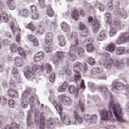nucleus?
Here are the masks:
<instances>
[{
	"mask_svg": "<svg viewBox=\"0 0 129 129\" xmlns=\"http://www.w3.org/2000/svg\"><path fill=\"white\" fill-rule=\"evenodd\" d=\"M108 107L110 109L112 108L114 116L117 121L118 122H124L123 112L121 107H120V105L118 103H115L113 101H110L108 103Z\"/></svg>",
	"mask_w": 129,
	"mask_h": 129,
	"instance_id": "obj_1",
	"label": "nucleus"
},
{
	"mask_svg": "<svg viewBox=\"0 0 129 129\" xmlns=\"http://www.w3.org/2000/svg\"><path fill=\"white\" fill-rule=\"evenodd\" d=\"M45 69L47 73H51L52 72V66L50 63H46L44 66H41L39 65H34L32 68H28L26 72L25 73V76L27 79H30V78H33L34 76V72L38 70L39 71L40 70H43Z\"/></svg>",
	"mask_w": 129,
	"mask_h": 129,
	"instance_id": "obj_2",
	"label": "nucleus"
},
{
	"mask_svg": "<svg viewBox=\"0 0 129 129\" xmlns=\"http://www.w3.org/2000/svg\"><path fill=\"white\" fill-rule=\"evenodd\" d=\"M71 38H72V44L71 46L69 57L71 61H74V60L76 59L75 52L77 51V48L78 47V37H77V33L76 32H73Z\"/></svg>",
	"mask_w": 129,
	"mask_h": 129,
	"instance_id": "obj_3",
	"label": "nucleus"
},
{
	"mask_svg": "<svg viewBox=\"0 0 129 129\" xmlns=\"http://www.w3.org/2000/svg\"><path fill=\"white\" fill-rule=\"evenodd\" d=\"M53 39V33L49 32L46 34L45 46V50L47 53H50L52 50V39Z\"/></svg>",
	"mask_w": 129,
	"mask_h": 129,
	"instance_id": "obj_4",
	"label": "nucleus"
},
{
	"mask_svg": "<svg viewBox=\"0 0 129 129\" xmlns=\"http://www.w3.org/2000/svg\"><path fill=\"white\" fill-rule=\"evenodd\" d=\"M125 64L126 66H129V58L122 57L119 60H116L114 65L117 69L119 70L123 68Z\"/></svg>",
	"mask_w": 129,
	"mask_h": 129,
	"instance_id": "obj_5",
	"label": "nucleus"
},
{
	"mask_svg": "<svg viewBox=\"0 0 129 129\" xmlns=\"http://www.w3.org/2000/svg\"><path fill=\"white\" fill-rule=\"evenodd\" d=\"M101 118L102 120H107L109 119L110 120H113L114 117L112 114L111 111H107V110H102L101 111Z\"/></svg>",
	"mask_w": 129,
	"mask_h": 129,
	"instance_id": "obj_6",
	"label": "nucleus"
},
{
	"mask_svg": "<svg viewBox=\"0 0 129 129\" xmlns=\"http://www.w3.org/2000/svg\"><path fill=\"white\" fill-rule=\"evenodd\" d=\"M126 42H129V33L120 34L115 40V43L117 45H121V44H123Z\"/></svg>",
	"mask_w": 129,
	"mask_h": 129,
	"instance_id": "obj_7",
	"label": "nucleus"
},
{
	"mask_svg": "<svg viewBox=\"0 0 129 129\" xmlns=\"http://www.w3.org/2000/svg\"><path fill=\"white\" fill-rule=\"evenodd\" d=\"M84 119L88 123H95L97 120V115L93 114L90 115L88 114H85L84 115Z\"/></svg>",
	"mask_w": 129,
	"mask_h": 129,
	"instance_id": "obj_8",
	"label": "nucleus"
},
{
	"mask_svg": "<svg viewBox=\"0 0 129 129\" xmlns=\"http://www.w3.org/2000/svg\"><path fill=\"white\" fill-rule=\"evenodd\" d=\"M69 54L67 52H62V51H57L56 52V56L57 58H54L53 61L54 64H58L60 60H62L63 58L68 57Z\"/></svg>",
	"mask_w": 129,
	"mask_h": 129,
	"instance_id": "obj_9",
	"label": "nucleus"
},
{
	"mask_svg": "<svg viewBox=\"0 0 129 129\" xmlns=\"http://www.w3.org/2000/svg\"><path fill=\"white\" fill-rule=\"evenodd\" d=\"M11 50L12 52V53H18V54L21 56V57H23V58H25V52H24V50H23V48L21 47H18L15 45L12 44L11 46Z\"/></svg>",
	"mask_w": 129,
	"mask_h": 129,
	"instance_id": "obj_10",
	"label": "nucleus"
},
{
	"mask_svg": "<svg viewBox=\"0 0 129 129\" xmlns=\"http://www.w3.org/2000/svg\"><path fill=\"white\" fill-rule=\"evenodd\" d=\"M112 88L114 89H117L118 90H121L123 88H125V89H129V85H126L124 86L121 82L116 83V82H113L112 84Z\"/></svg>",
	"mask_w": 129,
	"mask_h": 129,
	"instance_id": "obj_11",
	"label": "nucleus"
},
{
	"mask_svg": "<svg viewBox=\"0 0 129 129\" xmlns=\"http://www.w3.org/2000/svg\"><path fill=\"white\" fill-rule=\"evenodd\" d=\"M58 98L60 102L64 105H69L71 103V99L65 95H60Z\"/></svg>",
	"mask_w": 129,
	"mask_h": 129,
	"instance_id": "obj_12",
	"label": "nucleus"
},
{
	"mask_svg": "<svg viewBox=\"0 0 129 129\" xmlns=\"http://www.w3.org/2000/svg\"><path fill=\"white\" fill-rule=\"evenodd\" d=\"M103 72V69L100 68H94L91 70L90 73L93 78H97L98 77V74Z\"/></svg>",
	"mask_w": 129,
	"mask_h": 129,
	"instance_id": "obj_13",
	"label": "nucleus"
},
{
	"mask_svg": "<svg viewBox=\"0 0 129 129\" xmlns=\"http://www.w3.org/2000/svg\"><path fill=\"white\" fill-rule=\"evenodd\" d=\"M79 29L80 31H84L81 33L80 35L81 38L82 37H86L88 35V28L86 27V26H85V25H84V24L81 23L79 26Z\"/></svg>",
	"mask_w": 129,
	"mask_h": 129,
	"instance_id": "obj_14",
	"label": "nucleus"
},
{
	"mask_svg": "<svg viewBox=\"0 0 129 129\" xmlns=\"http://www.w3.org/2000/svg\"><path fill=\"white\" fill-rule=\"evenodd\" d=\"M73 69L75 73H78L83 70V64L80 62H76L74 64Z\"/></svg>",
	"mask_w": 129,
	"mask_h": 129,
	"instance_id": "obj_15",
	"label": "nucleus"
},
{
	"mask_svg": "<svg viewBox=\"0 0 129 129\" xmlns=\"http://www.w3.org/2000/svg\"><path fill=\"white\" fill-rule=\"evenodd\" d=\"M114 15L119 16V17L121 18V19H123L124 20L127 18V14H126V12L124 10L118 9L114 12Z\"/></svg>",
	"mask_w": 129,
	"mask_h": 129,
	"instance_id": "obj_16",
	"label": "nucleus"
},
{
	"mask_svg": "<svg viewBox=\"0 0 129 129\" xmlns=\"http://www.w3.org/2000/svg\"><path fill=\"white\" fill-rule=\"evenodd\" d=\"M27 94V91H25L22 95L21 101V105L23 108H27L28 107V103L27 102V97L25 95Z\"/></svg>",
	"mask_w": 129,
	"mask_h": 129,
	"instance_id": "obj_17",
	"label": "nucleus"
},
{
	"mask_svg": "<svg viewBox=\"0 0 129 129\" xmlns=\"http://www.w3.org/2000/svg\"><path fill=\"white\" fill-rule=\"evenodd\" d=\"M14 62L17 67H22V66H24L23 58L19 56H16L14 58Z\"/></svg>",
	"mask_w": 129,
	"mask_h": 129,
	"instance_id": "obj_18",
	"label": "nucleus"
},
{
	"mask_svg": "<svg viewBox=\"0 0 129 129\" xmlns=\"http://www.w3.org/2000/svg\"><path fill=\"white\" fill-rule=\"evenodd\" d=\"M45 57V54L44 52L42 51H40L37 52L33 57V60L34 62H39V61H41L43 58Z\"/></svg>",
	"mask_w": 129,
	"mask_h": 129,
	"instance_id": "obj_19",
	"label": "nucleus"
},
{
	"mask_svg": "<svg viewBox=\"0 0 129 129\" xmlns=\"http://www.w3.org/2000/svg\"><path fill=\"white\" fill-rule=\"evenodd\" d=\"M100 27V21L99 20L95 19L94 23V24H93V25H92V30L94 33H95V34H96V33L98 32V30Z\"/></svg>",
	"mask_w": 129,
	"mask_h": 129,
	"instance_id": "obj_20",
	"label": "nucleus"
},
{
	"mask_svg": "<svg viewBox=\"0 0 129 129\" xmlns=\"http://www.w3.org/2000/svg\"><path fill=\"white\" fill-rule=\"evenodd\" d=\"M73 120L68 115H65L64 117L62 119V121L64 124L67 125H69L70 124H74L73 122Z\"/></svg>",
	"mask_w": 129,
	"mask_h": 129,
	"instance_id": "obj_21",
	"label": "nucleus"
},
{
	"mask_svg": "<svg viewBox=\"0 0 129 129\" xmlns=\"http://www.w3.org/2000/svg\"><path fill=\"white\" fill-rule=\"evenodd\" d=\"M76 109L78 111H84V98H82V100H80L79 102L77 104L76 106Z\"/></svg>",
	"mask_w": 129,
	"mask_h": 129,
	"instance_id": "obj_22",
	"label": "nucleus"
},
{
	"mask_svg": "<svg viewBox=\"0 0 129 129\" xmlns=\"http://www.w3.org/2000/svg\"><path fill=\"white\" fill-rule=\"evenodd\" d=\"M61 30L64 33H68V32H70V28L69 27V25L65 22H62L61 24Z\"/></svg>",
	"mask_w": 129,
	"mask_h": 129,
	"instance_id": "obj_23",
	"label": "nucleus"
},
{
	"mask_svg": "<svg viewBox=\"0 0 129 129\" xmlns=\"http://www.w3.org/2000/svg\"><path fill=\"white\" fill-rule=\"evenodd\" d=\"M59 45L60 47H64L66 45V40L64 36L60 35L58 36Z\"/></svg>",
	"mask_w": 129,
	"mask_h": 129,
	"instance_id": "obj_24",
	"label": "nucleus"
},
{
	"mask_svg": "<svg viewBox=\"0 0 129 129\" xmlns=\"http://www.w3.org/2000/svg\"><path fill=\"white\" fill-rule=\"evenodd\" d=\"M74 116L76 117V123H82L83 122V119L79 115L77 111H74Z\"/></svg>",
	"mask_w": 129,
	"mask_h": 129,
	"instance_id": "obj_25",
	"label": "nucleus"
},
{
	"mask_svg": "<svg viewBox=\"0 0 129 129\" xmlns=\"http://www.w3.org/2000/svg\"><path fill=\"white\" fill-rule=\"evenodd\" d=\"M113 66V60L112 58L109 59L104 64V67L106 69H110Z\"/></svg>",
	"mask_w": 129,
	"mask_h": 129,
	"instance_id": "obj_26",
	"label": "nucleus"
},
{
	"mask_svg": "<svg viewBox=\"0 0 129 129\" xmlns=\"http://www.w3.org/2000/svg\"><path fill=\"white\" fill-rule=\"evenodd\" d=\"M7 4L9 10L13 11V10L15 9L16 4H15L14 0H8Z\"/></svg>",
	"mask_w": 129,
	"mask_h": 129,
	"instance_id": "obj_27",
	"label": "nucleus"
},
{
	"mask_svg": "<svg viewBox=\"0 0 129 129\" xmlns=\"http://www.w3.org/2000/svg\"><path fill=\"white\" fill-rule=\"evenodd\" d=\"M79 42V40H78ZM78 51V54L79 57H84L85 53H84V49L81 47H79V43L78 42V47L77 48Z\"/></svg>",
	"mask_w": 129,
	"mask_h": 129,
	"instance_id": "obj_28",
	"label": "nucleus"
},
{
	"mask_svg": "<svg viewBox=\"0 0 129 129\" xmlns=\"http://www.w3.org/2000/svg\"><path fill=\"white\" fill-rule=\"evenodd\" d=\"M80 79H81L80 72L75 73L74 76V78L72 79L71 81H75L76 83H78Z\"/></svg>",
	"mask_w": 129,
	"mask_h": 129,
	"instance_id": "obj_29",
	"label": "nucleus"
},
{
	"mask_svg": "<svg viewBox=\"0 0 129 129\" xmlns=\"http://www.w3.org/2000/svg\"><path fill=\"white\" fill-rule=\"evenodd\" d=\"M97 89L103 92L104 94H107L108 93V89L106 86H100L97 87Z\"/></svg>",
	"mask_w": 129,
	"mask_h": 129,
	"instance_id": "obj_30",
	"label": "nucleus"
},
{
	"mask_svg": "<svg viewBox=\"0 0 129 129\" xmlns=\"http://www.w3.org/2000/svg\"><path fill=\"white\" fill-rule=\"evenodd\" d=\"M53 105H54L55 109H56L57 112L58 113H60V112H61V111H62V110L63 109L62 106H60V105H58V103H57V101H56L55 100H54L53 101Z\"/></svg>",
	"mask_w": 129,
	"mask_h": 129,
	"instance_id": "obj_31",
	"label": "nucleus"
},
{
	"mask_svg": "<svg viewBox=\"0 0 129 129\" xmlns=\"http://www.w3.org/2000/svg\"><path fill=\"white\" fill-rule=\"evenodd\" d=\"M116 48V46L114 45L113 43H111L107 45L106 47V51L108 52H113L115 50Z\"/></svg>",
	"mask_w": 129,
	"mask_h": 129,
	"instance_id": "obj_32",
	"label": "nucleus"
},
{
	"mask_svg": "<svg viewBox=\"0 0 129 129\" xmlns=\"http://www.w3.org/2000/svg\"><path fill=\"white\" fill-rule=\"evenodd\" d=\"M8 94L9 96H11V97H18V92H17V91L14 89H11L9 90L8 91Z\"/></svg>",
	"mask_w": 129,
	"mask_h": 129,
	"instance_id": "obj_33",
	"label": "nucleus"
},
{
	"mask_svg": "<svg viewBox=\"0 0 129 129\" xmlns=\"http://www.w3.org/2000/svg\"><path fill=\"white\" fill-rule=\"evenodd\" d=\"M69 91L70 93L72 94H76V95H77L78 93H79V90H77L76 88L73 86H70L69 88Z\"/></svg>",
	"mask_w": 129,
	"mask_h": 129,
	"instance_id": "obj_34",
	"label": "nucleus"
},
{
	"mask_svg": "<svg viewBox=\"0 0 129 129\" xmlns=\"http://www.w3.org/2000/svg\"><path fill=\"white\" fill-rule=\"evenodd\" d=\"M5 129H19V125L17 123L14 122L11 125H7Z\"/></svg>",
	"mask_w": 129,
	"mask_h": 129,
	"instance_id": "obj_35",
	"label": "nucleus"
},
{
	"mask_svg": "<svg viewBox=\"0 0 129 129\" xmlns=\"http://www.w3.org/2000/svg\"><path fill=\"white\" fill-rule=\"evenodd\" d=\"M117 32V29H116V28L112 26L110 28V31L109 32V36L110 37H113V36H115Z\"/></svg>",
	"mask_w": 129,
	"mask_h": 129,
	"instance_id": "obj_36",
	"label": "nucleus"
},
{
	"mask_svg": "<svg viewBox=\"0 0 129 129\" xmlns=\"http://www.w3.org/2000/svg\"><path fill=\"white\" fill-rule=\"evenodd\" d=\"M122 23H121L120 20H117L114 22V26H113V27H114L117 30H120L122 28Z\"/></svg>",
	"mask_w": 129,
	"mask_h": 129,
	"instance_id": "obj_37",
	"label": "nucleus"
},
{
	"mask_svg": "<svg viewBox=\"0 0 129 129\" xmlns=\"http://www.w3.org/2000/svg\"><path fill=\"white\" fill-rule=\"evenodd\" d=\"M105 38V32L101 31L98 34L97 40L98 41H103Z\"/></svg>",
	"mask_w": 129,
	"mask_h": 129,
	"instance_id": "obj_38",
	"label": "nucleus"
},
{
	"mask_svg": "<svg viewBox=\"0 0 129 129\" xmlns=\"http://www.w3.org/2000/svg\"><path fill=\"white\" fill-rule=\"evenodd\" d=\"M47 25L49 28H56V27H57V22H56V20L48 21L47 23Z\"/></svg>",
	"mask_w": 129,
	"mask_h": 129,
	"instance_id": "obj_39",
	"label": "nucleus"
},
{
	"mask_svg": "<svg viewBox=\"0 0 129 129\" xmlns=\"http://www.w3.org/2000/svg\"><path fill=\"white\" fill-rule=\"evenodd\" d=\"M28 10L22 9L19 11V15L21 17H27L28 16Z\"/></svg>",
	"mask_w": 129,
	"mask_h": 129,
	"instance_id": "obj_40",
	"label": "nucleus"
},
{
	"mask_svg": "<svg viewBox=\"0 0 129 129\" xmlns=\"http://www.w3.org/2000/svg\"><path fill=\"white\" fill-rule=\"evenodd\" d=\"M86 49L88 53H91L93 52V50H94V45L91 43L88 44L86 46Z\"/></svg>",
	"mask_w": 129,
	"mask_h": 129,
	"instance_id": "obj_41",
	"label": "nucleus"
},
{
	"mask_svg": "<svg viewBox=\"0 0 129 129\" xmlns=\"http://www.w3.org/2000/svg\"><path fill=\"white\" fill-rule=\"evenodd\" d=\"M46 11L48 17H53L54 13H53V11H52V8H51V6H47L46 9Z\"/></svg>",
	"mask_w": 129,
	"mask_h": 129,
	"instance_id": "obj_42",
	"label": "nucleus"
},
{
	"mask_svg": "<svg viewBox=\"0 0 129 129\" xmlns=\"http://www.w3.org/2000/svg\"><path fill=\"white\" fill-rule=\"evenodd\" d=\"M124 53V47H119L117 48L116 54L117 55H122Z\"/></svg>",
	"mask_w": 129,
	"mask_h": 129,
	"instance_id": "obj_43",
	"label": "nucleus"
},
{
	"mask_svg": "<svg viewBox=\"0 0 129 129\" xmlns=\"http://www.w3.org/2000/svg\"><path fill=\"white\" fill-rule=\"evenodd\" d=\"M72 18L75 19L76 21H77L79 19V12L77 10H74V12L72 15Z\"/></svg>",
	"mask_w": 129,
	"mask_h": 129,
	"instance_id": "obj_44",
	"label": "nucleus"
},
{
	"mask_svg": "<svg viewBox=\"0 0 129 129\" xmlns=\"http://www.w3.org/2000/svg\"><path fill=\"white\" fill-rule=\"evenodd\" d=\"M1 15L4 21H5L6 23H8V22H9V17H8V14H7V13L5 11H3L1 12Z\"/></svg>",
	"mask_w": 129,
	"mask_h": 129,
	"instance_id": "obj_45",
	"label": "nucleus"
},
{
	"mask_svg": "<svg viewBox=\"0 0 129 129\" xmlns=\"http://www.w3.org/2000/svg\"><path fill=\"white\" fill-rule=\"evenodd\" d=\"M110 57V54L107 52H104L102 54V59L103 61H106L107 59Z\"/></svg>",
	"mask_w": 129,
	"mask_h": 129,
	"instance_id": "obj_46",
	"label": "nucleus"
},
{
	"mask_svg": "<svg viewBox=\"0 0 129 129\" xmlns=\"http://www.w3.org/2000/svg\"><path fill=\"white\" fill-rule=\"evenodd\" d=\"M87 62L89 65H91L92 66L95 64V59L92 57H89L87 59Z\"/></svg>",
	"mask_w": 129,
	"mask_h": 129,
	"instance_id": "obj_47",
	"label": "nucleus"
},
{
	"mask_svg": "<svg viewBox=\"0 0 129 129\" xmlns=\"http://www.w3.org/2000/svg\"><path fill=\"white\" fill-rule=\"evenodd\" d=\"M12 32L14 35H17V36H20V34H21V28L17 27L14 29H12Z\"/></svg>",
	"mask_w": 129,
	"mask_h": 129,
	"instance_id": "obj_48",
	"label": "nucleus"
},
{
	"mask_svg": "<svg viewBox=\"0 0 129 129\" xmlns=\"http://www.w3.org/2000/svg\"><path fill=\"white\" fill-rule=\"evenodd\" d=\"M26 29H29L30 31H34L36 30V27L30 23L26 26Z\"/></svg>",
	"mask_w": 129,
	"mask_h": 129,
	"instance_id": "obj_49",
	"label": "nucleus"
},
{
	"mask_svg": "<svg viewBox=\"0 0 129 129\" xmlns=\"http://www.w3.org/2000/svg\"><path fill=\"white\" fill-rule=\"evenodd\" d=\"M38 123H39L40 128H44L45 127V119L41 118Z\"/></svg>",
	"mask_w": 129,
	"mask_h": 129,
	"instance_id": "obj_50",
	"label": "nucleus"
},
{
	"mask_svg": "<svg viewBox=\"0 0 129 129\" xmlns=\"http://www.w3.org/2000/svg\"><path fill=\"white\" fill-rule=\"evenodd\" d=\"M39 2V6L41 9H44L46 8V4H45V0H38Z\"/></svg>",
	"mask_w": 129,
	"mask_h": 129,
	"instance_id": "obj_51",
	"label": "nucleus"
},
{
	"mask_svg": "<svg viewBox=\"0 0 129 129\" xmlns=\"http://www.w3.org/2000/svg\"><path fill=\"white\" fill-rule=\"evenodd\" d=\"M44 27L39 26L37 28V33H38V34H40V35H42V34L44 33Z\"/></svg>",
	"mask_w": 129,
	"mask_h": 129,
	"instance_id": "obj_52",
	"label": "nucleus"
},
{
	"mask_svg": "<svg viewBox=\"0 0 129 129\" xmlns=\"http://www.w3.org/2000/svg\"><path fill=\"white\" fill-rule=\"evenodd\" d=\"M2 43L3 45L6 46H10V45H11V41L8 39H4Z\"/></svg>",
	"mask_w": 129,
	"mask_h": 129,
	"instance_id": "obj_53",
	"label": "nucleus"
},
{
	"mask_svg": "<svg viewBox=\"0 0 129 129\" xmlns=\"http://www.w3.org/2000/svg\"><path fill=\"white\" fill-rule=\"evenodd\" d=\"M8 103L10 107H15V101L14 100H9L8 101Z\"/></svg>",
	"mask_w": 129,
	"mask_h": 129,
	"instance_id": "obj_54",
	"label": "nucleus"
},
{
	"mask_svg": "<svg viewBox=\"0 0 129 129\" xmlns=\"http://www.w3.org/2000/svg\"><path fill=\"white\" fill-rule=\"evenodd\" d=\"M31 114H30V113H28V114H27V125H30V124H31Z\"/></svg>",
	"mask_w": 129,
	"mask_h": 129,
	"instance_id": "obj_55",
	"label": "nucleus"
},
{
	"mask_svg": "<svg viewBox=\"0 0 129 129\" xmlns=\"http://www.w3.org/2000/svg\"><path fill=\"white\" fill-rule=\"evenodd\" d=\"M28 39L29 41H30V42H33V41H35V40L36 39V37L34 36L33 35H29L28 36Z\"/></svg>",
	"mask_w": 129,
	"mask_h": 129,
	"instance_id": "obj_56",
	"label": "nucleus"
},
{
	"mask_svg": "<svg viewBox=\"0 0 129 129\" xmlns=\"http://www.w3.org/2000/svg\"><path fill=\"white\" fill-rule=\"evenodd\" d=\"M89 86H90V88L94 90H96V86H95V85H94V84L92 82L89 83Z\"/></svg>",
	"mask_w": 129,
	"mask_h": 129,
	"instance_id": "obj_57",
	"label": "nucleus"
},
{
	"mask_svg": "<svg viewBox=\"0 0 129 129\" xmlns=\"http://www.w3.org/2000/svg\"><path fill=\"white\" fill-rule=\"evenodd\" d=\"M99 10L101 11V12H104V5H103V4H100L99 5V7H98Z\"/></svg>",
	"mask_w": 129,
	"mask_h": 129,
	"instance_id": "obj_58",
	"label": "nucleus"
},
{
	"mask_svg": "<svg viewBox=\"0 0 129 129\" xmlns=\"http://www.w3.org/2000/svg\"><path fill=\"white\" fill-rule=\"evenodd\" d=\"M32 42L33 43V46L35 47H38L39 46V40L37 38H35Z\"/></svg>",
	"mask_w": 129,
	"mask_h": 129,
	"instance_id": "obj_59",
	"label": "nucleus"
},
{
	"mask_svg": "<svg viewBox=\"0 0 129 129\" xmlns=\"http://www.w3.org/2000/svg\"><path fill=\"white\" fill-rule=\"evenodd\" d=\"M80 87L81 89H83V90L86 88L84 83V81L83 80H82L81 81Z\"/></svg>",
	"mask_w": 129,
	"mask_h": 129,
	"instance_id": "obj_60",
	"label": "nucleus"
},
{
	"mask_svg": "<svg viewBox=\"0 0 129 129\" xmlns=\"http://www.w3.org/2000/svg\"><path fill=\"white\" fill-rule=\"evenodd\" d=\"M12 73L14 76H16L15 75H18V72L17 68H13Z\"/></svg>",
	"mask_w": 129,
	"mask_h": 129,
	"instance_id": "obj_61",
	"label": "nucleus"
},
{
	"mask_svg": "<svg viewBox=\"0 0 129 129\" xmlns=\"http://www.w3.org/2000/svg\"><path fill=\"white\" fill-rule=\"evenodd\" d=\"M39 18V15L37 13H34L32 15V19L33 20H37Z\"/></svg>",
	"mask_w": 129,
	"mask_h": 129,
	"instance_id": "obj_62",
	"label": "nucleus"
},
{
	"mask_svg": "<svg viewBox=\"0 0 129 129\" xmlns=\"http://www.w3.org/2000/svg\"><path fill=\"white\" fill-rule=\"evenodd\" d=\"M50 82H54L55 81V74H52L50 77Z\"/></svg>",
	"mask_w": 129,
	"mask_h": 129,
	"instance_id": "obj_63",
	"label": "nucleus"
},
{
	"mask_svg": "<svg viewBox=\"0 0 129 129\" xmlns=\"http://www.w3.org/2000/svg\"><path fill=\"white\" fill-rule=\"evenodd\" d=\"M107 8L108 11H111L112 10V3H110L107 5Z\"/></svg>",
	"mask_w": 129,
	"mask_h": 129,
	"instance_id": "obj_64",
	"label": "nucleus"
}]
</instances>
